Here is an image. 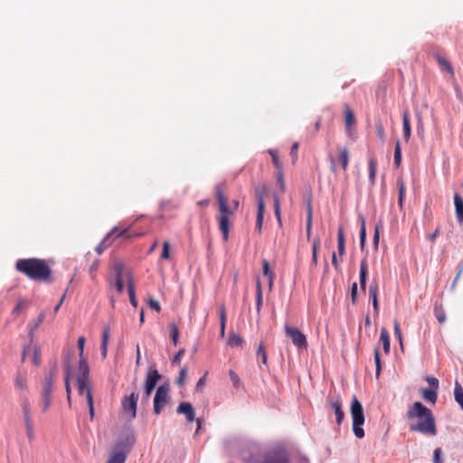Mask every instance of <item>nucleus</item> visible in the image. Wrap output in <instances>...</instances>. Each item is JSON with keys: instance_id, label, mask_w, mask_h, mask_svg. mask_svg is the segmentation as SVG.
<instances>
[{"instance_id": "obj_1", "label": "nucleus", "mask_w": 463, "mask_h": 463, "mask_svg": "<svg viewBox=\"0 0 463 463\" xmlns=\"http://www.w3.org/2000/svg\"><path fill=\"white\" fill-rule=\"evenodd\" d=\"M84 345H85V337L80 336L78 339V348L80 351L79 356V364H78V370H77V375H76V382H77V390L80 396H85L89 411H90V417L92 420L95 416V410H94V400H93V394H92V384L90 378V367L88 364V362L86 358L83 355L84 352Z\"/></svg>"}, {"instance_id": "obj_2", "label": "nucleus", "mask_w": 463, "mask_h": 463, "mask_svg": "<svg viewBox=\"0 0 463 463\" xmlns=\"http://www.w3.org/2000/svg\"><path fill=\"white\" fill-rule=\"evenodd\" d=\"M406 417L409 420L416 419L415 423L409 426L411 432H419L426 436L437 435L436 420L432 411L420 402H415L407 411Z\"/></svg>"}, {"instance_id": "obj_3", "label": "nucleus", "mask_w": 463, "mask_h": 463, "mask_svg": "<svg viewBox=\"0 0 463 463\" xmlns=\"http://www.w3.org/2000/svg\"><path fill=\"white\" fill-rule=\"evenodd\" d=\"M15 269L32 280L50 283L52 280V269L43 259H19Z\"/></svg>"}, {"instance_id": "obj_4", "label": "nucleus", "mask_w": 463, "mask_h": 463, "mask_svg": "<svg viewBox=\"0 0 463 463\" xmlns=\"http://www.w3.org/2000/svg\"><path fill=\"white\" fill-rule=\"evenodd\" d=\"M225 184L223 183L215 185V196L218 202L220 215L218 217L219 229L222 232V239L227 241L230 232V218L233 216L234 211L231 210L228 205V200L224 194Z\"/></svg>"}, {"instance_id": "obj_5", "label": "nucleus", "mask_w": 463, "mask_h": 463, "mask_svg": "<svg viewBox=\"0 0 463 463\" xmlns=\"http://www.w3.org/2000/svg\"><path fill=\"white\" fill-rule=\"evenodd\" d=\"M57 373L58 368L56 365H54L50 369L49 373L45 374L40 399V404L43 413L46 412L51 407L53 383L56 379Z\"/></svg>"}, {"instance_id": "obj_6", "label": "nucleus", "mask_w": 463, "mask_h": 463, "mask_svg": "<svg viewBox=\"0 0 463 463\" xmlns=\"http://www.w3.org/2000/svg\"><path fill=\"white\" fill-rule=\"evenodd\" d=\"M350 412L353 420V431L356 438L362 439L364 437V431L362 426L364 423V408L356 396H353Z\"/></svg>"}, {"instance_id": "obj_7", "label": "nucleus", "mask_w": 463, "mask_h": 463, "mask_svg": "<svg viewBox=\"0 0 463 463\" xmlns=\"http://www.w3.org/2000/svg\"><path fill=\"white\" fill-rule=\"evenodd\" d=\"M338 156H334L329 155L330 169L333 173L337 172V167L340 166L344 171L347 170L350 161V151L345 146H337Z\"/></svg>"}, {"instance_id": "obj_8", "label": "nucleus", "mask_w": 463, "mask_h": 463, "mask_svg": "<svg viewBox=\"0 0 463 463\" xmlns=\"http://www.w3.org/2000/svg\"><path fill=\"white\" fill-rule=\"evenodd\" d=\"M284 329L287 336L292 340V343L295 346H297L298 349H307V337L298 328L286 325Z\"/></svg>"}, {"instance_id": "obj_9", "label": "nucleus", "mask_w": 463, "mask_h": 463, "mask_svg": "<svg viewBox=\"0 0 463 463\" xmlns=\"http://www.w3.org/2000/svg\"><path fill=\"white\" fill-rule=\"evenodd\" d=\"M22 411L24 415V420L26 428V435L29 440H33L34 439V430H33V421L31 414V405L28 399H24L22 403Z\"/></svg>"}, {"instance_id": "obj_10", "label": "nucleus", "mask_w": 463, "mask_h": 463, "mask_svg": "<svg viewBox=\"0 0 463 463\" xmlns=\"http://www.w3.org/2000/svg\"><path fill=\"white\" fill-rule=\"evenodd\" d=\"M138 401V394L135 392L129 395L125 396L122 400L121 407L124 414L129 416L130 419H135L137 416V405Z\"/></svg>"}, {"instance_id": "obj_11", "label": "nucleus", "mask_w": 463, "mask_h": 463, "mask_svg": "<svg viewBox=\"0 0 463 463\" xmlns=\"http://www.w3.org/2000/svg\"><path fill=\"white\" fill-rule=\"evenodd\" d=\"M425 380L428 382V383L430 385V389L423 388L421 389L420 392L422 395V398L432 404H434L437 401L438 394L437 390L439 389V380L432 376H427Z\"/></svg>"}, {"instance_id": "obj_12", "label": "nucleus", "mask_w": 463, "mask_h": 463, "mask_svg": "<svg viewBox=\"0 0 463 463\" xmlns=\"http://www.w3.org/2000/svg\"><path fill=\"white\" fill-rule=\"evenodd\" d=\"M168 387L165 385H160L156 392V395L154 397V413L159 414L162 411V408L165 405L167 402V397H168Z\"/></svg>"}, {"instance_id": "obj_13", "label": "nucleus", "mask_w": 463, "mask_h": 463, "mask_svg": "<svg viewBox=\"0 0 463 463\" xmlns=\"http://www.w3.org/2000/svg\"><path fill=\"white\" fill-rule=\"evenodd\" d=\"M161 378L156 369H150L147 373L146 383H145V396L148 399L153 390L155 389L157 382Z\"/></svg>"}, {"instance_id": "obj_14", "label": "nucleus", "mask_w": 463, "mask_h": 463, "mask_svg": "<svg viewBox=\"0 0 463 463\" xmlns=\"http://www.w3.org/2000/svg\"><path fill=\"white\" fill-rule=\"evenodd\" d=\"M176 411L179 414H184L188 422H193L195 420V412L190 402H181L178 405Z\"/></svg>"}, {"instance_id": "obj_15", "label": "nucleus", "mask_w": 463, "mask_h": 463, "mask_svg": "<svg viewBox=\"0 0 463 463\" xmlns=\"http://www.w3.org/2000/svg\"><path fill=\"white\" fill-rule=\"evenodd\" d=\"M122 270L123 266L121 263L117 262L114 265V273H115V281L110 282V286H114L118 293H122L124 289V285L122 281Z\"/></svg>"}, {"instance_id": "obj_16", "label": "nucleus", "mask_w": 463, "mask_h": 463, "mask_svg": "<svg viewBox=\"0 0 463 463\" xmlns=\"http://www.w3.org/2000/svg\"><path fill=\"white\" fill-rule=\"evenodd\" d=\"M330 405L335 415V421L337 425H340L345 418V412L342 409V402L339 397L331 399Z\"/></svg>"}, {"instance_id": "obj_17", "label": "nucleus", "mask_w": 463, "mask_h": 463, "mask_svg": "<svg viewBox=\"0 0 463 463\" xmlns=\"http://www.w3.org/2000/svg\"><path fill=\"white\" fill-rule=\"evenodd\" d=\"M454 204L456 211V219L459 224L463 223V198L458 193L454 194Z\"/></svg>"}, {"instance_id": "obj_18", "label": "nucleus", "mask_w": 463, "mask_h": 463, "mask_svg": "<svg viewBox=\"0 0 463 463\" xmlns=\"http://www.w3.org/2000/svg\"><path fill=\"white\" fill-rule=\"evenodd\" d=\"M368 274V265L365 259L361 260L360 263V274H359V279H360V287L361 289L365 292L366 290V279Z\"/></svg>"}, {"instance_id": "obj_19", "label": "nucleus", "mask_w": 463, "mask_h": 463, "mask_svg": "<svg viewBox=\"0 0 463 463\" xmlns=\"http://www.w3.org/2000/svg\"><path fill=\"white\" fill-rule=\"evenodd\" d=\"M264 463H289V461L285 453L274 452L266 457Z\"/></svg>"}, {"instance_id": "obj_20", "label": "nucleus", "mask_w": 463, "mask_h": 463, "mask_svg": "<svg viewBox=\"0 0 463 463\" xmlns=\"http://www.w3.org/2000/svg\"><path fill=\"white\" fill-rule=\"evenodd\" d=\"M118 232V228L114 227L111 232L99 242V244L95 248V250L98 254H102L103 251L111 244L109 238L112 234H115Z\"/></svg>"}, {"instance_id": "obj_21", "label": "nucleus", "mask_w": 463, "mask_h": 463, "mask_svg": "<svg viewBox=\"0 0 463 463\" xmlns=\"http://www.w3.org/2000/svg\"><path fill=\"white\" fill-rule=\"evenodd\" d=\"M312 227V197L311 195L307 196V238L310 237Z\"/></svg>"}, {"instance_id": "obj_22", "label": "nucleus", "mask_w": 463, "mask_h": 463, "mask_svg": "<svg viewBox=\"0 0 463 463\" xmlns=\"http://www.w3.org/2000/svg\"><path fill=\"white\" fill-rule=\"evenodd\" d=\"M266 186L259 185L255 188V196L258 202V210H265L264 195L266 194Z\"/></svg>"}, {"instance_id": "obj_23", "label": "nucleus", "mask_w": 463, "mask_h": 463, "mask_svg": "<svg viewBox=\"0 0 463 463\" xmlns=\"http://www.w3.org/2000/svg\"><path fill=\"white\" fill-rule=\"evenodd\" d=\"M402 130L403 137L406 142L409 141L411 137V123H410V116L408 111H404L402 114Z\"/></svg>"}, {"instance_id": "obj_24", "label": "nucleus", "mask_w": 463, "mask_h": 463, "mask_svg": "<svg viewBox=\"0 0 463 463\" xmlns=\"http://www.w3.org/2000/svg\"><path fill=\"white\" fill-rule=\"evenodd\" d=\"M378 284L376 281H373L370 284L369 287V296L373 301V307L375 313H378Z\"/></svg>"}, {"instance_id": "obj_25", "label": "nucleus", "mask_w": 463, "mask_h": 463, "mask_svg": "<svg viewBox=\"0 0 463 463\" xmlns=\"http://www.w3.org/2000/svg\"><path fill=\"white\" fill-rule=\"evenodd\" d=\"M109 339V327L105 326L103 328L102 339H101V345H100L101 355L103 358H105L108 354Z\"/></svg>"}, {"instance_id": "obj_26", "label": "nucleus", "mask_w": 463, "mask_h": 463, "mask_svg": "<svg viewBox=\"0 0 463 463\" xmlns=\"http://www.w3.org/2000/svg\"><path fill=\"white\" fill-rule=\"evenodd\" d=\"M380 341L383 344V351L386 354L390 353V335L389 332L385 327L381 329Z\"/></svg>"}, {"instance_id": "obj_27", "label": "nucleus", "mask_w": 463, "mask_h": 463, "mask_svg": "<svg viewBox=\"0 0 463 463\" xmlns=\"http://www.w3.org/2000/svg\"><path fill=\"white\" fill-rule=\"evenodd\" d=\"M337 250L338 254L340 256H343L345 252V233L342 227L338 228L337 231Z\"/></svg>"}, {"instance_id": "obj_28", "label": "nucleus", "mask_w": 463, "mask_h": 463, "mask_svg": "<svg viewBox=\"0 0 463 463\" xmlns=\"http://www.w3.org/2000/svg\"><path fill=\"white\" fill-rule=\"evenodd\" d=\"M355 117L353 112V110L348 107L345 106V125L347 130L350 129L352 126L355 124Z\"/></svg>"}, {"instance_id": "obj_29", "label": "nucleus", "mask_w": 463, "mask_h": 463, "mask_svg": "<svg viewBox=\"0 0 463 463\" xmlns=\"http://www.w3.org/2000/svg\"><path fill=\"white\" fill-rule=\"evenodd\" d=\"M435 59L441 69L448 71L450 74L454 73L451 64L445 57L437 53L435 54Z\"/></svg>"}, {"instance_id": "obj_30", "label": "nucleus", "mask_w": 463, "mask_h": 463, "mask_svg": "<svg viewBox=\"0 0 463 463\" xmlns=\"http://www.w3.org/2000/svg\"><path fill=\"white\" fill-rule=\"evenodd\" d=\"M127 455L121 451H113L106 463H125Z\"/></svg>"}, {"instance_id": "obj_31", "label": "nucleus", "mask_w": 463, "mask_h": 463, "mask_svg": "<svg viewBox=\"0 0 463 463\" xmlns=\"http://www.w3.org/2000/svg\"><path fill=\"white\" fill-rule=\"evenodd\" d=\"M369 166V180L372 184L375 183L376 171H377V160L375 157H371L368 162Z\"/></svg>"}, {"instance_id": "obj_32", "label": "nucleus", "mask_w": 463, "mask_h": 463, "mask_svg": "<svg viewBox=\"0 0 463 463\" xmlns=\"http://www.w3.org/2000/svg\"><path fill=\"white\" fill-rule=\"evenodd\" d=\"M454 398L457 403L463 410V388L458 381L455 383Z\"/></svg>"}, {"instance_id": "obj_33", "label": "nucleus", "mask_w": 463, "mask_h": 463, "mask_svg": "<svg viewBox=\"0 0 463 463\" xmlns=\"http://www.w3.org/2000/svg\"><path fill=\"white\" fill-rule=\"evenodd\" d=\"M229 376L232 381V386L235 390L243 389V383L241 382L239 375L233 370L229 371Z\"/></svg>"}, {"instance_id": "obj_34", "label": "nucleus", "mask_w": 463, "mask_h": 463, "mask_svg": "<svg viewBox=\"0 0 463 463\" xmlns=\"http://www.w3.org/2000/svg\"><path fill=\"white\" fill-rule=\"evenodd\" d=\"M70 374H71V365L69 363L65 364V389L67 393L68 402H71V389L70 385Z\"/></svg>"}, {"instance_id": "obj_35", "label": "nucleus", "mask_w": 463, "mask_h": 463, "mask_svg": "<svg viewBox=\"0 0 463 463\" xmlns=\"http://www.w3.org/2000/svg\"><path fill=\"white\" fill-rule=\"evenodd\" d=\"M262 307V286L260 280H257L256 284V308L257 312L260 313Z\"/></svg>"}, {"instance_id": "obj_36", "label": "nucleus", "mask_w": 463, "mask_h": 463, "mask_svg": "<svg viewBox=\"0 0 463 463\" xmlns=\"http://www.w3.org/2000/svg\"><path fill=\"white\" fill-rule=\"evenodd\" d=\"M262 269H263V274L266 276H269V288H271L272 285H273V279L275 278V274H274V272L269 270V264L267 260H262Z\"/></svg>"}, {"instance_id": "obj_37", "label": "nucleus", "mask_w": 463, "mask_h": 463, "mask_svg": "<svg viewBox=\"0 0 463 463\" xmlns=\"http://www.w3.org/2000/svg\"><path fill=\"white\" fill-rule=\"evenodd\" d=\"M14 386L19 390H26L27 389V379L25 375L22 373H17L14 379Z\"/></svg>"}, {"instance_id": "obj_38", "label": "nucleus", "mask_w": 463, "mask_h": 463, "mask_svg": "<svg viewBox=\"0 0 463 463\" xmlns=\"http://www.w3.org/2000/svg\"><path fill=\"white\" fill-rule=\"evenodd\" d=\"M243 344V339L240 335L235 333H232L228 338V345L232 347L241 346Z\"/></svg>"}, {"instance_id": "obj_39", "label": "nucleus", "mask_w": 463, "mask_h": 463, "mask_svg": "<svg viewBox=\"0 0 463 463\" xmlns=\"http://www.w3.org/2000/svg\"><path fill=\"white\" fill-rule=\"evenodd\" d=\"M128 292L129 300H130L131 305L136 307L137 306V300L136 294H135L134 282L132 281L131 279H129V280H128Z\"/></svg>"}, {"instance_id": "obj_40", "label": "nucleus", "mask_w": 463, "mask_h": 463, "mask_svg": "<svg viewBox=\"0 0 463 463\" xmlns=\"http://www.w3.org/2000/svg\"><path fill=\"white\" fill-rule=\"evenodd\" d=\"M225 326H226V310H225V307L223 305H222L220 307V331H221L222 336L224 335Z\"/></svg>"}, {"instance_id": "obj_41", "label": "nucleus", "mask_w": 463, "mask_h": 463, "mask_svg": "<svg viewBox=\"0 0 463 463\" xmlns=\"http://www.w3.org/2000/svg\"><path fill=\"white\" fill-rule=\"evenodd\" d=\"M169 329H170V337L173 341L174 345L176 346L178 344V339H179V329L175 323H171L169 325Z\"/></svg>"}, {"instance_id": "obj_42", "label": "nucleus", "mask_w": 463, "mask_h": 463, "mask_svg": "<svg viewBox=\"0 0 463 463\" xmlns=\"http://www.w3.org/2000/svg\"><path fill=\"white\" fill-rule=\"evenodd\" d=\"M397 186H398V189H399L398 203H399L400 208H402L403 201H404V197H405V184H404V182L402 180H398L397 181Z\"/></svg>"}, {"instance_id": "obj_43", "label": "nucleus", "mask_w": 463, "mask_h": 463, "mask_svg": "<svg viewBox=\"0 0 463 463\" xmlns=\"http://www.w3.org/2000/svg\"><path fill=\"white\" fill-rule=\"evenodd\" d=\"M359 220L361 222V229H360V246L362 249H364L366 240V230H365V220L363 216H359Z\"/></svg>"}, {"instance_id": "obj_44", "label": "nucleus", "mask_w": 463, "mask_h": 463, "mask_svg": "<svg viewBox=\"0 0 463 463\" xmlns=\"http://www.w3.org/2000/svg\"><path fill=\"white\" fill-rule=\"evenodd\" d=\"M434 315L439 324H443L446 321V313L441 306L434 307Z\"/></svg>"}, {"instance_id": "obj_45", "label": "nucleus", "mask_w": 463, "mask_h": 463, "mask_svg": "<svg viewBox=\"0 0 463 463\" xmlns=\"http://www.w3.org/2000/svg\"><path fill=\"white\" fill-rule=\"evenodd\" d=\"M402 162V148L400 141H396L394 149V165L399 167Z\"/></svg>"}, {"instance_id": "obj_46", "label": "nucleus", "mask_w": 463, "mask_h": 463, "mask_svg": "<svg viewBox=\"0 0 463 463\" xmlns=\"http://www.w3.org/2000/svg\"><path fill=\"white\" fill-rule=\"evenodd\" d=\"M269 154L271 156L272 163H273L274 166L276 167V169L277 170H281L282 169V164H281V162L279 160L278 151L274 150V149H269Z\"/></svg>"}, {"instance_id": "obj_47", "label": "nucleus", "mask_w": 463, "mask_h": 463, "mask_svg": "<svg viewBox=\"0 0 463 463\" xmlns=\"http://www.w3.org/2000/svg\"><path fill=\"white\" fill-rule=\"evenodd\" d=\"M265 210H257V217H256V231L259 234L261 233L263 219H264Z\"/></svg>"}, {"instance_id": "obj_48", "label": "nucleus", "mask_w": 463, "mask_h": 463, "mask_svg": "<svg viewBox=\"0 0 463 463\" xmlns=\"http://www.w3.org/2000/svg\"><path fill=\"white\" fill-rule=\"evenodd\" d=\"M319 246H320L319 238H315L313 240V245H312V262L315 265L317 264V251H318Z\"/></svg>"}, {"instance_id": "obj_49", "label": "nucleus", "mask_w": 463, "mask_h": 463, "mask_svg": "<svg viewBox=\"0 0 463 463\" xmlns=\"http://www.w3.org/2000/svg\"><path fill=\"white\" fill-rule=\"evenodd\" d=\"M373 357H374V363H375V367H376V370H375L376 377H379V375L381 373V370H382V364H381L380 352H379L378 347H376L373 351Z\"/></svg>"}, {"instance_id": "obj_50", "label": "nucleus", "mask_w": 463, "mask_h": 463, "mask_svg": "<svg viewBox=\"0 0 463 463\" xmlns=\"http://www.w3.org/2000/svg\"><path fill=\"white\" fill-rule=\"evenodd\" d=\"M162 211H170L177 208V204L171 200L162 201L159 204Z\"/></svg>"}, {"instance_id": "obj_51", "label": "nucleus", "mask_w": 463, "mask_h": 463, "mask_svg": "<svg viewBox=\"0 0 463 463\" xmlns=\"http://www.w3.org/2000/svg\"><path fill=\"white\" fill-rule=\"evenodd\" d=\"M257 356L260 357L262 364L267 365L268 356H267V353H266L265 347L262 343L260 344V345L258 347Z\"/></svg>"}, {"instance_id": "obj_52", "label": "nucleus", "mask_w": 463, "mask_h": 463, "mask_svg": "<svg viewBox=\"0 0 463 463\" xmlns=\"http://www.w3.org/2000/svg\"><path fill=\"white\" fill-rule=\"evenodd\" d=\"M111 236H114V238H112V240L109 239V241L112 242L113 241H115L116 238H120V237H124V238H130L132 237V235L130 234L129 232V230L128 228H126V229H123L121 231H119L118 229V232L115 233V234H112Z\"/></svg>"}, {"instance_id": "obj_53", "label": "nucleus", "mask_w": 463, "mask_h": 463, "mask_svg": "<svg viewBox=\"0 0 463 463\" xmlns=\"http://www.w3.org/2000/svg\"><path fill=\"white\" fill-rule=\"evenodd\" d=\"M44 318H45V312H41L40 315L38 316V317L36 318V320L33 321V325H30L31 332H33V330H36L43 324Z\"/></svg>"}, {"instance_id": "obj_54", "label": "nucleus", "mask_w": 463, "mask_h": 463, "mask_svg": "<svg viewBox=\"0 0 463 463\" xmlns=\"http://www.w3.org/2000/svg\"><path fill=\"white\" fill-rule=\"evenodd\" d=\"M393 327H394V334H395L397 339L399 340L401 347L402 348V336L400 324L398 321H396V320L394 321Z\"/></svg>"}, {"instance_id": "obj_55", "label": "nucleus", "mask_w": 463, "mask_h": 463, "mask_svg": "<svg viewBox=\"0 0 463 463\" xmlns=\"http://www.w3.org/2000/svg\"><path fill=\"white\" fill-rule=\"evenodd\" d=\"M161 258L164 260H168L170 258V243L166 241L163 243Z\"/></svg>"}, {"instance_id": "obj_56", "label": "nucleus", "mask_w": 463, "mask_h": 463, "mask_svg": "<svg viewBox=\"0 0 463 463\" xmlns=\"http://www.w3.org/2000/svg\"><path fill=\"white\" fill-rule=\"evenodd\" d=\"M186 375H187V369L186 368L181 369V371L179 372L178 378L176 380V383L179 386H183L184 384Z\"/></svg>"}, {"instance_id": "obj_57", "label": "nucleus", "mask_w": 463, "mask_h": 463, "mask_svg": "<svg viewBox=\"0 0 463 463\" xmlns=\"http://www.w3.org/2000/svg\"><path fill=\"white\" fill-rule=\"evenodd\" d=\"M299 145L298 142H295L290 150V156L292 157L293 162L295 163L298 159V150Z\"/></svg>"}, {"instance_id": "obj_58", "label": "nucleus", "mask_w": 463, "mask_h": 463, "mask_svg": "<svg viewBox=\"0 0 463 463\" xmlns=\"http://www.w3.org/2000/svg\"><path fill=\"white\" fill-rule=\"evenodd\" d=\"M277 180H278V183L281 188V191L284 193L285 192V182H284V178H283V172H282V169L281 170H277Z\"/></svg>"}, {"instance_id": "obj_59", "label": "nucleus", "mask_w": 463, "mask_h": 463, "mask_svg": "<svg viewBox=\"0 0 463 463\" xmlns=\"http://www.w3.org/2000/svg\"><path fill=\"white\" fill-rule=\"evenodd\" d=\"M27 305V302L24 299H19L15 307L13 310V314L18 315L21 309Z\"/></svg>"}, {"instance_id": "obj_60", "label": "nucleus", "mask_w": 463, "mask_h": 463, "mask_svg": "<svg viewBox=\"0 0 463 463\" xmlns=\"http://www.w3.org/2000/svg\"><path fill=\"white\" fill-rule=\"evenodd\" d=\"M351 298L353 304L356 303L357 300V283L354 282L351 287Z\"/></svg>"}, {"instance_id": "obj_61", "label": "nucleus", "mask_w": 463, "mask_h": 463, "mask_svg": "<svg viewBox=\"0 0 463 463\" xmlns=\"http://www.w3.org/2000/svg\"><path fill=\"white\" fill-rule=\"evenodd\" d=\"M441 453H442V451H441L440 448H437L434 450V453H433V461H434V463H442Z\"/></svg>"}, {"instance_id": "obj_62", "label": "nucleus", "mask_w": 463, "mask_h": 463, "mask_svg": "<svg viewBox=\"0 0 463 463\" xmlns=\"http://www.w3.org/2000/svg\"><path fill=\"white\" fill-rule=\"evenodd\" d=\"M376 131H377V136L379 137V138L382 141H383L384 137H385V132H384V128L381 123L376 124Z\"/></svg>"}, {"instance_id": "obj_63", "label": "nucleus", "mask_w": 463, "mask_h": 463, "mask_svg": "<svg viewBox=\"0 0 463 463\" xmlns=\"http://www.w3.org/2000/svg\"><path fill=\"white\" fill-rule=\"evenodd\" d=\"M148 305H149V307H150L153 310H155V311H156V312H159V311L161 310L160 304H159V302H158L157 300H156V299L150 298V299L148 300Z\"/></svg>"}, {"instance_id": "obj_64", "label": "nucleus", "mask_w": 463, "mask_h": 463, "mask_svg": "<svg viewBox=\"0 0 463 463\" xmlns=\"http://www.w3.org/2000/svg\"><path fill=\"white\" fill-rule=\"evenodd\" d=\"M184 353H185L184 348L180 349V350H179V351L175 354V356H174V358H173V362H174V363H180V362H181L182 357H183V356H184Z\"/></svg>"}]
</instances>
